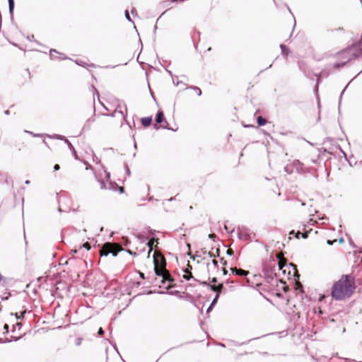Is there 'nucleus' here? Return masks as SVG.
<instances>
[{
  "mask_svg": "<svg viewBox=\"0 0 362 362\" xmlns=\"http://www.w3.org/2000/svg\"><path fill=\"white\" fill-rule=\"evenodd\" d=\"M5 114L8 115L9 114V110H6L5 111Z\"/></svg>",
  "mask_w": 362,
  "mask_h": 362,
  "instance_id": "nucleus-33",
  "label": "nucleus"
},
{
  "mask_svg": "<svg viewBox=\"0 0 362 362\" xmlns=\"http://www.w3.org/2000/svg\"><path fill=\"white\" fill-rule=\"evenodd\" d=\"M223 273H224L225 274H227V271H226V269L225 268H223Z\"/></svg>",
  "mask_w": 362,
  "mask_h": 362,
  "instance_id": "nucleus-32",
  "label": "nucleus"
},
{
  "mask_svg": "<svg viewBox=\"0 0 362 362\" xmlns=\"http://www.w3.org/2000/svg\"><path fill=\"white\" fill-rule=\"evenodd\" d=\"M277 258H279V269H283L284 266L286 264V259L283 257L282 254L278 253L276 255Z\"/></svg>",
  "mask_w": 362,
  "mask_h": 362,
  "instance_id": "nucleus-10",
  "label": "nucleus"
},
{
  "mask_svg": "<svg viewBox=\"0 0 362 362\" xmlns=\"http://www.w3.org/2000/svg\"><path fill=\"white\" fill-rule=\"evenodd\" d=\"M161 273L162 274L159 276L163 277L162 282L165 283V282L168 281L169 283L168 286L172 287L173 286L172 283L173 282L174 279L172 278L169 272L166 269V270H164L163 272H161Z\"/></svg>",
  "mask_w": 362,
  "mask_h": 362,
  "instance_id": "nucleus-6",
  "label": "nucleus"
},
{
  "mask_svg": "<svg viewBox=\"0 0 362 362\" xmlns=\"http://www.w3.org/2000/svg\"><path fill=\"white\" fill-rule=\"evenodd\" d=\"M24 313H25V311L21 313L20 315H18L17 313L16 314V318L17 319H21V318H23L24 317Z\"/></svg>",
  "mask_w": 362,
  "mask_h": 362,
  "instance_id": "nucleus-20",
  "label": "nucleus"
},
{
  "mask_svg": "<svg viewBox=\"0 0 362 362\" xmlns=\"http://www.w3.org/2000/svg\"><path fill=\"white\" fill-rule=\"evenodd\" d=\"M216 254H215L213 251H210L209 252V255L211 257H215L216 256H219V249H216Z\"/></svg>",
  "mask_w": 362,
  "mask_h": 362,
  "instance_id": "nucleus-14",
  "label": "nucleus"
},
{
  "mask_svg": "<svg viewBox=\"0 0 362 362\" xmlns=\"http://www.w3.org/2000/svg\"><path fill=\"white\" fill-rule=\"evenodd\" d=\"M213 236H214V234L209 235L210 238H213Z\"/></svg>",
  "mask_w": 362,
  "mask_h": 362,
  "instance_id": "nucleus-34",
  "label": "nucleus"
},
{
  "mask_svg": "<svg viewBox=\"0 0 362 362\" xmlns=\"http://www.w3.org/2000/svg\"><path fill=\"white\" fill-rule=\"evenodd\" d=\"M124 190L123 187H120V191L122 192Z\"/></svg>",
  "mask_w": 362,
  "mask_h": 362,
  "instance_id": "nucleus-35",
  "label": "nucleus"
},
{
  "mask_svg": "<svg viewBox=\"0 0 362 362\" xmlns=\"http://www.w3.org/2000/svg\"><path fill=\"white\" fill-rule=\"evenodd\" d=\"M121 124V121H117L114 116H107L104 118L103 124L106 127H115Z\"/></svg>",
  "mask_w": 362,
  "mask_h": 362,
  "instance_id": "nucleus-4",
  "label": "nucleus"
},
{
  "mask_svg": "<svg viewBox=\"0 0 362 362\" xmlns=\"http://www.w3.org/2000/svg\"><path fill=\"white\" fill-rule=\"evenodd\" d=\"M230 270L232 271V272L233 274H235L236 275L238 276H247L249 274V272L248 271H246V270H244V269H238L236 267H233L230 269Z\"/></svg>",
  "mask_w": 362,
  "mask_h": 362,
  "instance_id": "nucleus-8",
  "label": "nucleus"
},
{
  "mask_svg": "<svg viewBox=\"0 0 362 362\" xmlns=\"http://www.w3.org/2000/svg\"><path fill=\"white\" fill-rule=\"evenodd\" d=\"M125 16H126L127 19L129 21H133L131 19L130 16H129V14L128 11H125Z\"/></svg>",
  "mask_w": 362,
  "mask_h": 362,
  "instance_id": "nucleus-21",
  "label": "nucleus"
},
{
  "mask_svg": "<svg viewBox=\"0 0 362 362\" xmlns=\"http://www.w3.org/2000/svg\"><path fill=\"white\" fill-rule=\"evenodd\" d=\"M335 242H337V240H332H332H328L327 243V244H329V245H332V244H333L334 243H335Z\"/></svg>",
  "mask_w": 362,
  "mask_h": 362,
  "instance_id": "nucleus-27",
  "label": "nucleus"
},
{
  "mask_svg": "<svg viewBox=\"0 0 362 362\" xmlns=\"http://www.w3.org/2000/svg\"><path fill=\"white\" fill-rule=\"evenodd\" d=\"M86 170H87V171H88V170H90V173L93 174V169H92L91 168H88V167H86Z\"/></svg>",
  "mask_w": 362,
  "mask_h": 362,
  "instance_id": "nucleus-29",
  "label": "nucleus"
},
{
  "mask_svg": "<svg viewBox=\"0 0 362 362\" xmlns=\"http://www.w3.org/2000/svg\"><path fill=\"white\" fill-rule=\"evenodd\" d=\"M158 239L151 238L148 243V246L149 247L148 255L152 252L153 247H156L158 245Z\"/></svg>",
  "mask_w": 362,
  "mask_h": 362,
  "instance_id": "nucleus-9",
  "label": "nucleus"
},
{
  "mask_svg": "<svg viewBox=\"0 0 362 362\" xmlns=\"http://www.w3.org/2000/svg\"><path fill=\"white\" fill-rule=\"evenodd\" d=\"M194 90L198 95H200L202 94V90L200 88L196 87L194 88Z\"/></svg>",
  "mask_w": 362,
  "mask_h": 362,
  "instance_id": "nucleus-18",
  "label": "nucleus"
},
{
  "mask_svg": "<svg viewBox=\"0 0 362 362\" xmlns=\"http://www.w3.org/2000/svg\"><path fill=\"white\" fill-rule=\"evenodd\" d=\"M141 122L142 125L144 126L145 127H148L151 125V122H152V118L151 117H143V118H141Z\"/></svg>",
  "mask_w": 362,
  "mask_h": 362,
  "instance_id": "nucleus-12",
  "label": "nucleus"
},
{
  "mask_svg": "<svg viewBox=\"0 0 362 362\" xmlns=\"http://www.w3.org/2000/svg\"><path fill=\"white\" fill-rule=\"evenodd\" d=\"M192 267L189 264V263L187 264V267L185 269L183 274V278L186 280H189L191 279H194L192 274Z\"/></svg>",
  "mask_w": 362,
  "mask_h": 362,
  "instance_id": "nucleus-7",
  "label": "nucleus"
},
{
  "mask_svg": "<svg viewBox=\"0 0 362 362\" xmlns=\"http://www.w3.org/2000/svg\"><path fill=\"white\" fill-rule=\"evenodd\" d=\"M139 275H140V276H141L142 279H144V278H145V277H144V273L140 272V273H139Z\"/></svg>",
  "mask_w": 362,
  "mask_h": 362,
  "instance_id": "nucleus-30",
  "label": "nucleus"
},
{
  "mask_svg": "<svg viewBox=\"0 0 362 362\" xmlns=\"http://www.w3.org/2000/svg\"><path fill=\"white\" fill-rule=\"evenodd\" d=\"M204 285H208L210 286V288L214 291V292H216V297L214 298V300H213V303L212 304L215 303L217 300V299L219 297V294L221 293L222 289L223 288V284H219L218 285H211V284H208L206 282H203L202 283Z\"/></svg>",
  "mask_w": 362,
  "mask_h": 362,
  "instance_id": "nucleus-5",
  "label": "nucleus"
},
{
  "mask_svg": "<svg viewBox=\"0 0 362 362\" xmlns=\"http://www.w3.org/2000/svg\"><path fill=\"white\" fill-rule=\"evenodd\" d=\"M8 4H9L10 11H12V10L13 8V6H14V1H13V0H8Z\"/></svg>",
  "mask_w": 362,
  "mask_h": 362,
  "instance_id": "nucleus-16",
  "label": "nucleus"
},
{
  "mask_svg": "<svg viewBox=\"0 0 362 362\" xmlns=\"http://www.w3.org/2000/svg\"><path fill=\"white\" fill-rule=\"evenodd\" d=\"M82 340H83V339H82V338H77V339H76V342H75V343H76V344L77 346H80V345L81 344V343H82Z\"/></svg>",
  "mask_w": 362,
  "mask_h": 362,
  "instance_id": "nucleus-17",
  "label": "nucleus"
},
{
  "mask_svg": "<svg viewBox=\"0 0 362 362\" xmlns=\"http://www.w3.org/2000/svg\"><path fill=\"white\" fill-rule=\"evenodd\" d=\"M356 288L354 278L351 275H342L331 288V296L336 300H344L352 296Z\"/></svg>",
  "mask_w": 362,
  "mask_h": 362,
  "instance_id": "nucleus-1",
  "label": "nucleus"
},
{
  "mask_svg": "<svg viewBox=\"0 0 362 362\" xmlns=\"http://www.w3.org/2000/svg\"><path fill=\"white\" fill-rule=\"evenodd\" d=\"M294 233H294V231H293V230H292L291 232H290V234H294Z\"/></svg>",
  "mask_w": 362,
  "mask_h": 362,
  "instance_id": "nucleus-36",
  "label": "nucleus"
},
{
  "mask_svg": "<svg viewBox=\"0 0 362 362\" xmlns=\"http://www.w3.org/2000/svg\"><path fill=\"white\" fill-rule=\"evenodd\" d=\"M227 254L229 255H232L233 254V250L230 248L228 249L227 250Z\"/></svg>",
  "mask_w": 362,
  "mask_h": 362,
  "instance_id": "nucleus-23",
  "label": "nucleus"
},
{
  "mask_svg": "<svg viewBox=\"0 0 362 362\" xmlns=\"http://www.w3.org/2000/svg\"><path fill=\"white\" fill-rule=\"evenodd\" d=\"M154 270L156 275H160L164 270H166V260L165 257L158 251L153 255Z\"/></svg>",
  "mask_w": 362,
  "mask_h": 362,
  "instance_id": "nucleus-3",
  "label": "nucleus"
},
{
  "mask_svg": "<svg viewBox=\"0 0 362 362\" xmlns=\"http://www.w3.org/2000/svg\"><path fill=\"white\" fill-rule=\"evenodd\" d=\"M54 170H59V169H60V166H59V164H56V165H54Z\"/></svg>",
  "mask_w": 362,
  "mask_h": 362,
  "instance_id": "nucleus-25",
  "label": "nucleus"
},
{
  "mask_svg": "<svg viewBox=\"0 0 362 362\" xmlns=\"http://www.w3.org/2000/svg\"><path fill=\"white\" fill-rule=\"evenodd\" d=\"M257 122L258 126H263L267 124V121L266 119L263 118L262 116H259L257 117Z\"/></svg>",
  "mask_w": 362,
  "mask_h": 362,
  "instance_id": "nucleus-13",
  "label": "nucleus"
},
{
  "mask_svg": "<svg viewBox=\"0 0 362 362\" xmlns=\"http://www.w3.org/2000/svg\"><path fill=\"white\" fill-rule=\"evenodd\" d=\"M212 264H213L215 267H216V266L218 265V262H217V260H216V259H213V260H212Z\"/></svg>",
  "mask_w": 362,
  "mask_h": 362,
  "instance_id": "nucleus-28",
  "label": "nucleus"
},
{
  "mask_svg": "<svg viewBox=\"0 0 362 362\" xmlns=\"http://www.w3.org/2000/svg\"><path fill=\"white\" fill-rule=\"evenodd\" d=\"M308 233L309 232H305L300 234L301 237L304 239L307 238L308 237Z\"/></svg>",
  "mask_w": 362,
  "mask_h": 362,
  "instance_id": "nucleus-19",
  "label": "nucleus"
},
{
  "mask_svg": "<svg viewBox=\"0 0 362 362\" xmlns=\"http://www.w3.org/2000/svg\"><path fill=\"white\" fill-rule=\"evenodd\" d=\"M8 325L7 324H5L4 326V329L5 330L4 332L7 333L8 332Z\"/></svg>",
  "mask_w": 362,
  "mask_h": 362,
  "instance_id": "nucleus-24",
  "label": "nucleus"
},
{
  "mask_svg": "<svg viewBox=\"0 0 362 362\" xmlns=\"http://www.w3.org/2000/svg\"><path fill=\"white\" fill-rule=\"evenodd\" d=\"M164 114L162 111H159L156 115V122L157 124H161L164 122Z\"/></svg>",
  "mask_w": 362,
  "mask_h": 362,
  "instance_id": "nucleus-11",
  "label": "nucleus"
},
{
  "mask_svg": "<svg viewBox=\"0 0 362 362\" xmlns=\"http://www.w3.org/2000/svg\"><path fill=\"white\" fill-rule=\"evenodd\" d=\"M340 242L343 243L344 242L343 239H340Z\"/></svg>",
  "mask_w": 362,
  "mask_h": 362,
  "instance_id": "nucleus-37",
  "label": "nucleus"
},
{
  "mask_svg": "<svg viewBox=\"0 0 362 362\" xmlns=\"http://www.w3.org/2000/svg\"><path fill=\"white\" fill-rule=\"evenodd\" d=\"M301 234L300 232L298 231L297 233H295V237L297 238V239H299L300 238V235Z\"/></svg>",
  "mask_w": 362,
  "mask_h": 362,
  "instance_id": "nucleus-26",
  "label": "nucleus"
},
{
  "mask_svg": "<svg viewBox=\"0 0 362 362\" xmlns=\"http://www.w3.org/2000/svg\"><path fill=\"white\" fill-rule=\"evenodd\" d=\"M216 281H217L216 278L214 277L212 279V281H211L212 283H216Z\"/></svg>",
  "mask_w": 362,
  "mask_h": 362,
  "instance_id": "nucleus-31",
  "label": "nucleus"
},
{
  "mask_svg": "<svg viewBox=\"0 0 362 362\" xmlns=\"http://www.w3.org/2000/svg\"><path fill=\"white\" fill-rule=\"evenodd\" d=\"M81 247L86 248L87 250H89L91 248L90 243L88 242L83 243Z\"/></svg>",
  "mask_w": 362,
  "mask_h": 362,
  "instance_id": "nucleus-15",
  "label": "nucleus"
},
{
  "mask_svg": "<svg viewBox=\"0 0 362 362\" xmlns=\"http://www.w3.org/2000/svg\"><path fill=\"white\" fill-rule=\"evenodd\" d=\"M98 334H99L100 336H103V335L104 334V330L103 329V328H102V327H100V328L98 329Z\"/></svg>",
  "mask_w": 362,
  "mask_h": 362,
  "instance_id": "nucleus-22",
  "label": "nucleus"
},
{
  "mask_svg": "<svg viewBox=\"0 0 362 362\" xmlns=\"http://www.w3.org/2000/svg\"><path fill=\"white\" fill-rule=\"evenodd\" d=\"M122 250L123 248L119 243L108 242L103 245L99 253L100 256H107L109 254L116 256Z\"/></svg>",
  "mask_w": 362,
  "mask_h": 362,
  "instance_id": "nucleus-2",
  "label": "nucleus"
}]
</instances>
